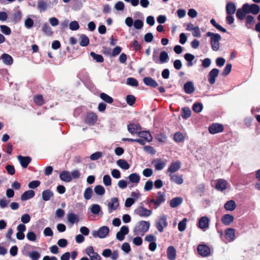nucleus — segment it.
Here are the masks:
<instances>
[{
  "instance_id": "nucleus-29",
  "label": "nucleus",
  "mask_w": 260,
  "mask_h": 260,
  "mask_svg": "<svg viewBox=\"0 0 260 260\" xmlns=\"http://www.w3.org/2000/svg\"><path fill=\"white\" fill-rule=\"evenodd\" d=\"M152 164L154 165L156 170L159 171L162 170L166 164L160 159H156L152 161Z\"/></svg>"
},
{
  "instance_id": "nucleus-21",
  "label": "nucleus",
  "mask_w": 260,
  "mask_h": 260,
  "mask_svg": "<svg viewBox=\"0 0 260 260\" xmlns=\"http://www.w3.org/2000/svg\"><path fill=\"white\" fill-rule=\"evenodd\" d=\"M185 92L187 94H191L194 91V87L191 81H187L183 87Z\"/></svg>"
},
{
  "instance_id": "nucleus-52",
  "label": "nucleus",
  "mask_w": 260,
  "mask_h": 260,
  "mask_svg": "<svg viewBox=\"0 0 260 260\" xmlns=\"http://www.w3.org/2000/svg\"><path fill=\"white\" fill-rule=\"evenodd\" d=\"M203 108V105L200 103H196L192 106V110L196 113H200L202 111Z\"/></svg>"
},
{
  "instance_id": "nucleus-17",
  "label": "nucleus",
  "mask_w": 260,
  "mask_h": 260,
  "mask_svg": "<svg viewBox=\"0 0 260 260\" xmlns=\"http://www.w3.org/2000/svg\"><path fill=\"white\" fill-rule=\"evenodd\" d=\"M181 165V163L180 161L173 162L168 168V171L171 173L170 174H172L180 169Z\"/></svg>"
},
{
  "instance_id": "nucleus-35",
  "label": "nucleus",
  "mask_w": 260,
  "mask_h": 260,
  "mask_svg": "<svg viewBox=\"0 0 260 260\" xmlns=\"http://www.w3.org/2000/svg\"><path fill=\"white\" fill-rule=\"evenodd\" d=\"M80 45L83 47H85L88 45L89 43V40L88 38L84 34H82L80 36Z\"/></svg>"
},
{
  "instance_id": "nucleus-20",
  "label": "nucleus",
  "mask_w": 260,
  "mask_h": 260,
  "mask_svg": "<svg viewBox=\"0 0 260 260\" xmlns=\"http://www.w3.org/2000/svg\"><path fill=\"white\" fill-rule=\"evenodd\" d=\"M198 226L201 229L209 227V218L207 216L202 217L199 220Z\"/></svg>"
},
{
  "instance_id": "nucleus-39",
  "label": "nucleus",
  "mask_w": 260,
  "mask_h": 260,
  "mask_svg": "<svg viewBox=\"0 0 260 260\" xmlns=\"http://www.w3.org/2000/svg\"><path fill=\"white\" fill-rule=\"evenodd\" d=\"M159 59L161 63L168 62L169 59L168 53L165 51H161L160 53Z\"/></svg>"
},
{
  "instance_id": "nucleus-51",
  "label": "nucleus",
  "mask_w": 260,
  "mask_h": 260,
  "mask_svg": "<svg viewBox=\"0 0 260 260\" xmlns=\"http://www.w3.org/2000/svg\"><path fill=\"white\" fill-rule=\"evenodd\" d=\"M126 84L128 85L137 87L139 85L138 81L134 78L129 77L126 79Z\"/></svg>"
},
{
  "instance_id": "nucleus-34",
  "label": "nucleus",
  "mask_w": 260,
  "mask_h": 260,
  "mask_svg": "<svg viewBox=\"0 0 260 260\" xmlns=\"http://www.w3.org/2000/svg\"><path fill=\"white\" fill-rule=\"evenodd\" d=\"M181 116L183 119H186L188 118L191 114V111L188 107H183L181 110Z\"/></svg>"
},
{
  "instance_id": "nucleus-62",
  "label": "nucleus",
  "mask_w": 260,
  "mask_h": 260,
  "mask_svg": "<svg viewBox=\"0 0 260 260\" xmlns=\"http://www.w3.org/2000/svg\"><path fill=\"white\" fill-rule=\"evenodd\" d=\"M103 155L101 152H96L90 156V158L92 160H96L100 158Z\"/></svg>"
},
{
  "instance_id": "nucleus-26",
  "label": "nucleus",
  "mask_w": 260,
  "mask_h": 260,
  "mask_svg": "<svg viewBox=\"0 0 260 260\" xmlns=\"http://www.w3.org/2000/svg\"><path fill=\"white\" fill-rule=\"evenodd\" d=\"M54 196V193L50 189L44 190L42 193V199L44 201H48Z\"/></svg>"
},
{
  "instance_id": "nucleus-1",
  "label": "nucleus",
  "mask_w": 260,
  "mask_h": 260,
  "mask_svg": "<svg viewBox=\"0 0 260 260\" xmlns=\"http://www.w3.org/2000/svg\"><path fill=\"white\" fill-rule=\"evenodd\" d=\"M260 12V7L256 4H249L245 3L236 12V17L240 20L245 19V15L252 14L253 15L258 14Z\"/></svg>"
},
{
  "instance_id": "nucleus-56",
  "label": "nucleus",
  "mask_w": 260,
  "mask_h": 260,
  "mask_svg": "<svg viewBox=\"0 0 260 260\" xmlns=\"http://www.w3.org/2000/svg\"><path fill=\"white\" fill-rule=\"evenodd\" d=\"M91 212L94 214H98L101 211V207L98 204H93L91 206Z\"/></svg>"
},
{
  "instance_id": "nucleus-5",
  "label": "nucleus",
  "mask_w": 260,
  "mask_h": 260,
  "mask_svg": "<svg viewBox=\"0 0 260 260\" xmlns=\"http://www.w3.org/2000/svg\"><path fill=\"white\" fill-rule=\"evenodd\" d=\"M167 215H164L159 217L158 221H156L155 225L157 230L161 233L164 231V228L168 226V222L167 221Z\"/></svg>"
},
{
  "instance_id": "nucleus-23",
  "label": "nucleus",
  "mask_w": 260,
  "mask_h": 260,
  "mask_svg": "<svg viewBox=\"0 0 260 260\" xmlns=\"http://www.w3.org/2000/svg\"><path fill=\"white\" fill-rule=\"evenodd\" d=\"M137 135L141 138H144L145 141L148 142L152 140V137L148 131H142L140 130Z\"/></svg>"
},
{
  "instance_id": "nucleus-27",
  "label": "nucleus",
  "mask_w": 260,
  "mask_h": 260,
  "mask_svg": "<svg viewBox=\"0 0 260 260\" xmlns=\"http://www.w3.org/2000/svg\"><path fill=\"white\" fill-rule=\"evenodd\" d=\"M119 206V201L117 198H113L108 203V207L111 210H116ZM112 211H110L111 213Z\"/></svg>"
},
{
  "instance_id": "nucleus-10",
  "label": "nucleus",
  "mask_w": 260,
  "mask_h": 260,
  "mask_svg": "<svg viewBox=\"0 0 260 260\" xmlns=\"http://www.w3.org/2000/svg\"><path fill=\"white\" fill-rule=\"evenodd\" d=\"M219 70L216 68L212 69L208 74V81L211 85L215 83L216 78L219 74Z\"/></svg>"
},
{
  "instance_id": "nucleus-6",
  "label": "nucleus",
  "mask_w": 260,
  "mask_h": 260,
  "mask_svg": "<svg viewBox=\"0 0 260 260\" xmlns=\"http://www.w3.org/2000/svg\"><path fill=\"white\" fill-rule=\"evenodd\" d=\"M109 233V229L107 226H103L101 227L98 231H93L92 235L94 237H98L100 238H104Z\"/></svg>"
},
{
  "instance_id": "nucleus-50",
  "label": "nucleus",
  "mask_w": 260,
  "mask_h": 260,
  "mask_svg": "<svg viewBox=\"0 0 260 260\" xmlns=\"http://www.w3.org/2000/svg\"><path fill=\"white\" fill-rule=\"evenodd\" d=\"M22 18V13L20 11H18L13 14L12 21L15 23L19 22Z\"/></svg>"
},
{
  "instance_id": "nucleus-15",
  "label": "nucleus",
  "mask_w": 260,
  "mask_h": 260,
  "mask_svg": "<svg viewBox=\"0 0 260 260\" xmlns=\"http://www.w3.org/2000/svg\"><path fill=\"white\" fill-rule=\"evenodd\" d=\"M167 256L169 260H175L176 257V250L173 246L168 247L167 250Z\"/></svg>"
},
{
  "instance_id": "nucleus-9",
  "label": "nucleus",
  "mask_w": 260,
  "mask_h": 260,
  "mask_svg": "<svg viewBox=\"0 0 260 260\" xmlns=\"http://www.w3.org/2000/svg\"><path fill=\"white\" fill-rule=\"evenodd\" d=\"M223 126L221 124L213 123L208 128L209 132L211 134H215L223 131Z\"/></svg>"
},
{
  "instance_id": "nucleus-13",
  "label": "nucleus",
  "mask_w": 260,
  "mask_h": 260,
  "mask_svg": "<svg viewBox=\"0 0 260 260\" xmlns=\"http://www.w3.org/2000/svg\"><path fill=\"white\" fill-rule=\"evenodd\" d=\"M17 158L23 168H26L31 161V158L29 156L18 155Z\"/></svg>"
},
{
  "instance_id": "nucleus-58",
  "label": "nucleus",
  "mask_w": 260,
  "mask_h": 260,
  "mask_svg": "<svg viewBox=\"0 0 260 260\" xmlns=\"http://www.w3.org/2000/svg\"><path fill=\"white\" fill-rule=\"evenodd\" d=\"M232 67V66L231 63L227 64L224 68V70L222 73V75L223 76L228 75L231 71Z\"/></svg>"
},
{
  "instance_id": "nucleus-19",
  "label": "nucleus",
  "mask_w": 260,
  "mask_h": 260,
  "mask_svg": "<svg viewBox=\"0 0 260 260\" xmlns=\"http://www.w3.org/2000/svg\"><path fill=\"white\" fill-rule=\"evenodd\" d=\"M225 10L227 15H233L236 10V5L232 2H228L226 5Z\"/></svg>"
},
{
  "instance_id": "nucleus-28",
  "label": "nucleus",
  "mask_w": 260,
  "mask_h": 260,
  "mask_svg": "<svg viewBox=\"0 0 260 260\" xmlns=\"http://www.w3.org/2000/svg\"><path fill=\"white\" fill-rule=\"evenodd\" d=\"M236 207L237 205L233 200L227 201L224 205V208L226 211H232L236 208Z\"/></svg>"
},
{
  "instance_id": "nucleus-38",
  "label": "nucleus",
  "mask_w": 260,
  "mask_h": 260,
  "mask_svg": "<svg viewBox=\"0 0 260 260\" xmlns=\"http://www.w3.org/2000/svg\"><path fill=\"white\" fill-rule=\"evenodd\" d=\"M34 102L38 106H41L44 104V100L43 96L37 94L34 97Z\"/></svg>"
},
{
  "instance_id": "nucleus-36",
  "label": "nucleus",
  "mask_w": 260,
  "mask_h": 260,
  "mask_svg": "<svg viewBox=\"0 0 260 260\" xmlns=\"http://www.w3.org/2000/svg\"><path fill=\"white\" fill-rule=\"evenodd\" d=\"M117 165L123 170H128L130 166L128 163L124 159H119L117 161Z\"/></svg>"
},
{
  "instance_id": "nucleus-49",
  "label": "nucleus",
  "mask_w": 260,
  "mask_h": 260,
  "mask_svg": "<svg viewBox=\"0 0 260 260\" xmlns=\"http://www.w3.org/2000/svg\"><path fill=\"white\" fill-rule=\"evenodd\" d=\"M210 23H211V24L213 26H214L218 30H219L224 33L226 32V29L223 28V27H222L220 25L217 24L214 19H212L210 20Z\"/></svg>"
},
{
  "instance_id": "nucleus-25",
  "label": "nucleus",
  "mask_w": 260,
  "mask_h": 260,
  "mask_svg": "<svg viewBox=\"0 0 260 260\" xmlns=\"http://www.w3.org/2000/svg\"><path fill=\"white\" fill-rule=\"evenodd\" d=\"M234 217L233 215L229 214L224 215L221 219V222L223 224L226 225L230 224L233 222Z\"/></svg>"
},
{
  "instance_id": "nucleus-12",
  "label": "nucleus",
  "mask_w": 260,
  "mask_h": 260,
  "mask_svg": "<svg viewBox=\"0 0 260 260\" xmlns=\"http://www.w3.org/2000/svg\"><path fill=\"white\" fill-rule=\"evenodd\" d=\"M136 214L140 217H148L152 214V211L144 207H139L136 211Z\"/></svg>"
},
{
  "instance_id": "nucleus-7",
  "label": "nucleus",
  "mask_w": 260,
  "mask_h": 260,
  "mask_svg": "<svg viewBox=\"0 0 260 260\" xmlns=\"http://www.w3.org/2000/svg\"><path fill=\"white\" fill-rule=\"evenodd\" d=\"M98 119V115L93 112H90L87 113L85 118V122L89 125H93L97 121Z\"/></svg>"
},
{
  "instance_id": "nucleus-14",
  "label": "nucleus",
  "mask_w": 260,
  "mask_h": 260,
  "mask_svg": "<svg viewBox=\"0 0 260 260\" xmlns=\"http://www.w3.org/2000/svg\"><path fill=\"white\" fill-rule=\"evenodd\" d=\"M225 238L229 242L235 239V230L233 228H228L225 231Z\"/></svg>"
},
{
  "instance_id": "nucleus-60",
  "label": "nucleus",
  "mask_w": 260,
  "mask_h": 260,
  "mask_svg": "<svg viewBox=\"0 0 260 260\" xmlns=\"http://www.w3.org/2000/svg\"><path fill=\"white\" fill-rule=\"evenodd\" d=\"M143 149L145 152H146L151 155H154L156 153V151L154 149V148L149 145L144 146L143 148Z\"/></svg>"
},
{
  "instance_id": "nucleus-40",
  "label": "nucleus",
  "mask_w": 260,
  "mask_h": 260,
  "mask_svg": "<svg viewBox=\"0 0 260 260\" xmlns=\"http://www.w3.org/2000/svg\"><path fill=\"white\" fill-rule=\"evenodd\" d=\"M100 96L102 100L108 104H112L113 102V98L104 92L101 93Z\"/></svg>"
},
{
  "instance_id": "nucleus-22",
  "label": "nucleus",
  "mask_w": 260,
  "mask_h": 260,
  "mask_svg": "<svg viewBox=\"0 0 260 260\" xmlns=\"http://www.w3.org/2000/svg\"><path fill=\"white\" fill-rule=\"evenodd\" d=\"M35 192L33 190L30 189L25 191L21 195V200L23 201H26L34 197Z\"/></svg>"
},
{
  "instance_id": "nucleus-2",
  "label": "nucleus",
  "mask_w": 260,
  "mask_h": 260,
  "mask_svg": "<svg viewBox=\"0 0 260 260\" xmlns=\"http://www.w3.org/2000/svg\"><path fill=\"white\" fill-rule=\"evenodd\" d=\"M207 37H210V44L213 51H217L219 49V41L221 38L219 34L208 32L206 34Z\"/></svg>"
},
{
  "instance_id": "nucleus-37",
  "label": "nucleus",
  "mask_w": 260,
  "mask_h": 260,
  "mask_svg": "<svg viewBox=\"0 0 260 260\" xmlns=\"http://www.w3.org/2000/svg\"><path fill=\"white\" fill-rule=\"evenodd\" d=\"M128 179L131 182L137 184L140 181V177L136 173H132L128 176Z\"/></svg>"
},
{
  "instance_id": "nucleus-4",
  "label": "nucleus",
  "mask_w": 260,
  "mask_h": 260,
  "mask_svg": "<svg viewBox=\"0 0 260 260\" xmlns=\"http://www.w3.org/2000/svg\"><path fill=\"white\" fill-rule=\"evenodd\" d=\"M165 196L164 192L158 191L157 193L156 199H152L149 203H153L155 205V208L158 207L162 203L165 201Z\"/></svg>"
},
{
  "instance_id": "nucleus-32",
  "label": "nucleus",
  "mask_w": 260,
  "mask_h": 260,
  "mask_svg": "<svg viewBox=\"0 0 260 260\" xmlns=\"http://www.w3.org/2000/svg\"><path fill=\"white\" fill-rule=\"evenodd\" d=\"M183 200L180 197H176L172 199L170 202V206L172 208H175L182 203Z\"/></svg>"
},
{
  "instance_id": "nucleus-30",
  "label": "nucleus",
  "mask_w": 260,
  "mask_h": 260,
  "mask_svg": "<svg viewBox=\"0 0 260 260\" xmlns=\"http://www.w3.org/2000/svg\"><path fill=\"white\" fill-rule=\"evenodd\" d=\"M1 58L3 62L7 65H11L13 62V59L11 55L8 54L4 53L1 56Z\"/></svg>"
},
{
  "instance_id": "nucleus-18",
  "label": "nucleus",
  "mask_w": 260,
  "mask_h": 260,
  "mask_svg": "<svg viewBox=\"0 0 260 260\" xmlns=\"http://www.w3.org/2000/svg\"><path fill=\"white\" fill-rule=\"evenodd\" d=\"M143 81L146 85L153 88H155L158 85L157 82L152 78L150 77H144L143 79Z\"/></svg>"
},
{
  "instance_id": "nucleus-45",
  "label": "nucleus",
  "mask_w": 260,
  "mask_h": 260,
  "mask_svg": "<svg viewBox=\"0 0 260 260\" xmlns=\"http://www.w3.org/2000/svg\"><path fill=\"white\" fill-rule=\"evenodd\" d=\"M93 193L92 189L91 187H88L86 188L84 192V198L85 200H88L91 199Z\"/></svg>"
},
{
  "instance_id": "nucleus-31",
  "label": "nucleus",
  "mask_w": 260,
  "mask_h": 260,
  "mask_svg": "<svg viewBox=\"0 0 260 260\" xmlns=\"http://www.w3.org/2000/svg\"><path fill=\"white\" fill-rule=\"evenodd\" d=\"M68 221L71 224L77 223L79 221V218L78 215L74 213H69L67 215Z\"/></svg>"
},
{
  "instance_id": "nucleus-55",
  "label": "nucleus",
  "mask_w": 260,
  "mask_h": 260,
  "mask_svg": "<svg viewBox=\"0 0 260 260\" xmlns=\"http://www.w3.org/2000/svg\"><path fill=\"white\" fill-rule=\"evenodd\" d=\"M126 101L129 106H133L136 102V98L133 95H127L126 96Z\"/></svg>"
},
{
  "instance_id": "nucleus-11",
  "label": "nucleus",
  "mask_w": 260,
  "mask_h": 260,
  "mask_svg": "<svg viewBox=\"0 0 260 260\" xmlns=\"http://www.w3.org/2000/svg\"><path fill=\"white\" fill-rule=\"evenodd\" d=\"M127 130L129 133L132 135L137 134L139 131L142 129V127L139 124L131 123L127 126Z\"/></svg>"
},
{
  "instance_id": "nucleus-44",
  "label": "nucleus",
  "mask_w": 260,
  "mask_h": 260,
  "mask_svg": "<svg viewBox=\"0 0 260 260\" xmlns=\"http://www.w3.org/2000/svg\"><path fill=\"white\" fill-rule=\"evenodd\" d=\"M42 30L47 36H50L53 34L50 26L47 23H44L42 25Z\"/></svg>"
},
{
  "instance_id": "nucleus-3",
  "label": "nucleus",
  "mask_w": 260,
  "mask_h": 260,
  "mask_svg": "<svg viewBox=\"0 0 260 260\" xmlns=\"http://www.w3.org/2000/svg\"><path fill=\"white\" fill-rule=\"evenodd\" d=\"M150 228V223L146 221L142 220L139 222L138 225L135 228L134 232L135 235L143 236Z\"/></svg>"
},
{
  "instance_id": "nucleus-47",
  "label": "nucleus",
  "mask_w": 260,
  "mask_h": 260,
  "mask_svg": "<svg viewBox=\"0 0 260 260\" xmlns=\"http://www.w3.org/2000/svg\"><path fill=\"white\" fill-rule=\"evenodd\" d=\"M47 2L42 0L38 2L37 8L41 12L45 11L47 9Z\"/></svg>"
},
{
  "instance_id": "nucleus-33",
  "label": "nucleus",
  "mask_w": 260,
  "mask_h": 260,
  "mask_svg": "<svg viewBox=\"0 0 260 260\" xmlns=\"http://www.w3.org/2000/svg\"><path fill=\"white\" fill-rule=\"evenodd\" d=\"M170 177L171 181L174 182L177 184H182L183 182V180L182 176H179L175 174H170Z\"/></svg>"
},
{
  "instance_id": "nucleus-53",
  "label": "nucleus",
  "mask_w": 260,
  "mask_h": 260,
  "mask_svg": "<svg viewBox=\"0 0 260 260\" xmlns=\"http://www.w3.org/2000/svg\"><path fill=\"white\" fill-rule=\"evenodd\" d=\"M187 219L186 218L183 219L178 223V230L180 232L184 231L186 226Z\"/></svg>"
},
{
  "instance_id": "nucleus-42",
  "label": "nucleus",
  "mask_w": 260,
  "mask_h": 260,
  "mask_svg": "<svg viewBox=\"0 0 260 260\" xmlns=\"http://www.w3.org/2000/svg\"><path fill=\"white\" fill-rule=\"evenodd\" d=\"M94 192L98 196H103L105 193V188L101 185H98L94 187Z\"/></svg>"
},
{
  "instance_id": "nucleus-43",
  "label": "nucleus",
  "mask_w": 260,
  "mask_h": 260,
  "mask_svg": "<svg viewBox=\"0 0 260 260\" xmlns=\"http://www.w3.org/2000/svg\"><path fill=\"white\" fill-rule=\"evenodd\" d=\"M90 55L98 62L102 63L104 61V57L102 55L96 54L94 52H91Z\"/></svg>"
},
{
  "instance_id": "nucleus-8",
  "label": "nucleus",
  "mask_w": 260,
  "mask_h": 260,
  "mask_svg": "<svg viewBox=\"0 0 260 260\" xmlns=\"http://www.w3.org/2000/svg\"><path fill=\"white\" fill-rule=\"evenodd\" d=\"M197 251L203 257H206L210 254V248L205 244H199L197 247Z\"/></svg>"
},
{
  "instance_id": "nucleus-54",
  "label": "nucleus",
  "mask_w": 260,
  "mask_h": 260,
  "mask_svg": "<svg viewBox=\"0 0 260 260\" xmlns=\"http://www.w3.org/2000/svg\"><path fill=\"white\" fill-rule=\"evenodd\" d=\"M0 28L1 31L6 35H10L12 32L11 28L7 25H1Z\"/></svg>"
},
{
  "instance_id": "nucleus-24",
  "label": "nucleus",
  "mask_w": 260,
  "mask_h": 260,
  "mask_svg": "<svg viewBox=\"0 0 260 260\" xmlns=\"http://www.w3.org/2000/svg\"><path fill=\"white\" fill-rule=\"evenodd\" d=\"M60 180L66 182H70L72 181V176L69 172L63 171L59 174Z\"/></svg>"
},
{
  "instance_id": "nucleus-61",
  "label": "nucleus",
  "mask_w": 260,
  "mask_h": 260,
  "mask_svg": "<svg viewBox=\"0 0 260 260\" xmlns=\"http://www.w3.org/2000/svg\"><path fill=\"white\" fill-rule=\"evenodd\" d=\"M69 28L72 30H76L79 28V25L77 21H71L69 24Z\"/></svg>"
},
{
  "instance_id": "nucleus-57",
  "label": "nucleus",
  "mask_w": 260,
  "mask_h": 260,
  "mask_svg": "<svg viewBox=\"0 0 260 260\" xmlns=\"http://www.w3.org/2000/svg\"><path fill=\"white\" fill-rule=\"evenodd\" d=\"M111 177L109 175H105L103 177V183L105 186H110L112 184Z\"/></svg>"
},
{
  "instance_id": "nucleus-41",
  "label": "nucleus",
  "mask_w": 260,
  "mask_h": 260,
  "mask_svg": "<svg viewBox=\"0 0 260 260\" xmlns=\"http://www.w3.org/2000/svg\"><path fill=\"white\" fill-rule=\"evenodd\" d=\"M184 58L187 61V66L190 67L193 65L192 60L194 59V56L190 53H187L184 55Z\"/></svg>"
},
{
  "instance_id": "nucleus-16",
  "label": "nucleus",
  "mask_w": 260,
  "mask_h": 260,
  "mask_svg": "<svg viewBox=\"0 0 260 260\" xmlns=\"http://www.w3.org/2000/svg\"><path fill=\"white\" fill-rule=\"evenodd\" d=\"M228 182L223 179H219L215 185V188L217 190L223 191L227 188Z\"/></svg>"
},
{
  "instance_id": "nucleus-63",
  "label": "nucleus",
  "mask_w": 260,
  "mask_h": 260,
  "mask_svg": "<svg viewBox=\"0 0 260 260\" xmlns=\"http://www.w3.org/2000/svg\"><path fill=\"white\" fill-rule=\"evenodd\" d=\"M40 183L41 182L40 181L34 180L30 182L28 184V186L29 188L35 189L38 187L40 185Z\"/></svg>"
},
{
  "instance_id": "nucleus-48",
  "label": "nucleus",
  "mask_w": 260,
  "mask_h": 260,
  "mask_svg": "<svg viewBox=\"0 0 260 260\" xmlns=\"http://www.w3.org/2000/svg\"><path fill=\"white\" fill-rule=\"evenodd\" d=\"M173 139L174 141L179 143L183 142L184 140V138L181 133L177 132L174 134Z\"/></svg>"
},
{
  "instance_id": "nucleus-64",
  "label": "nucleus",
  "mask_w": 260,
  "mask_h": 260,
  "mask_svg": "<svg viewBox=\"0 0 260 260\" xmlns=\"http://www.w3.org/2000/svg\"><path fill=\"white\" fill-rule=\"evenodd\" d=\"M26 238L30 241H35L37 239V236L34 232H28L26 235Z\"/></svg>"
},
{
  "instance_id": "nucleus-46",
  "label": "nucleus",
  "mask_w": 260,
  "mask_h": 260,
  "mask_svg": "<svg viewBox=\"0 0 260 260\" xmlns=\"http://www.w3.org/2000/svg\"><path fill=\"white\" fill-rule=\"evenodd\" d=\"M245 21H246V25L247 28H250L248 25H252L254 23L255 20L253 16L250 15H245Z\"/></svg>"
},
{
  "instance_id": "nucleus-59",
  "label": "nucleus",
  "mask_w": 260,
  "mask_h": 260,
  "mask_svg": "<svg viewBox=\"0 0 260 260\" xmlns=\"http://www.w3.org/2000/svg\"><path fill=\"white\" fill-rule=\"evenodd\" d=\"M29 256L31 260H38L40 257V253L37 251H32L29 253Z\"/></svg>"
}]
</instances>
